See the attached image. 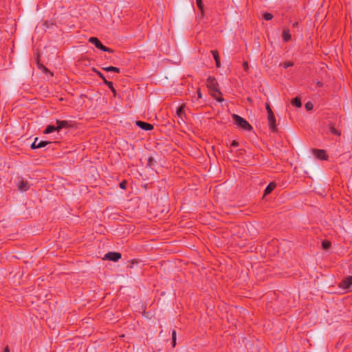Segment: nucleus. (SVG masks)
Here are the masks:
<instances>
[{
    "mask_svg": "<svg viewBox=\"0 0 352 352\" xmlns=\"http://www.w3.org/2000/svg\"><path fill=\"white\" fill-rule=\"evenodd\" d=\"M284 68H287L293 65V63L291 61H285L280 64Z\"/></svg>",
    "mask_w": 352,
    "mask_h": 352,
    "instance_id": "5701e85b",
    "label": "nucleus"
},
{
    "mask_svg": "<svg viewBox=\"0 0 352 352\" xmlns=\"http://www.w3.org/2000/svg\"><path fill=\"white\" fill-rule=\"evenodd\" d=\"M305 108L307 109V110L309 111V110H311L313 109V104L311 102H308L306 103L305 104Z\"/></svg>",
    "mask_w": 352,
    "mask_h": 352,
    "instance_id": "b1692460",
    "label": "nucleus"
},
{
    "mask_svg": "<svg viewBox=\"0 0 352 352\" xmlns=\"http://www.w3.org/2000/svg\"><path fill=\"white\" fill-rule=\"evenodd\" d=\"M177 116L178 118L181 119L183 122H184V106L182 105L180 106L176 112Z\"/></svg>",
    "mask_w": 352,
    "mask_h": 352,
    "instance_id": "9b49d317",
    "label": "nucleus"
},
{
    "mask_svg": "<svg viewBox=\"0 0 352 352\" xmlns=\"http://www.w3.org/2000/svg\"><path fill=\"white\" fill-rule=\"evenodd\" d=\"M68 126V122L67 121L63 120H56V128L57 131L58 132L60 129L67 127Z\"/></svg>",
    "mask_w": 352,
    "mask_h": 352,
    "instance_id": "f8f14e48",
    "label": "nucleus"
},
{
    "mask_svg": "<svg viewBox=\"0 0 352 352\" xmlns=\"http://www.w3.org/2000/svg\"><path fill=\"white\" fill-rule=\"evenodd\" d=\"M232 119L234 124L236 125L239 128L246 131H250L252 130V126L242 117L236 114H233Z\"/></svg>",
    "mask_w": 352,
    "mask_h": 352,
    "instance_id": "f03ea898",
    "label": "nucleus"
},
{
    "mask_svg": "<svg viewBox=\"0 0 352 352\" xmlns=\"http://www.w3.org/2000/svg\"><path fill=\"white\" fill-rule=\"evenodd\" d=\"M322 246L324 250H327L331 246V243L328 241H323L322 243Z\"/></svg>",
    "mask_w": 352,
    "mask_h": 352,
    "instance_id": "412c9836",
    "label": "nucleus"
},
{
    "mask_svg": "<svg viewBox=\"0 0 352 352\" xmlns=\"http://www.w3.org/2000/svg\"><path fill=\"white\" fill-rule=\"evenodd\" d=\"M94 71L96 72V74L98 75V76H99L100 78H102V79H103L104 80H106V79L104 78V77L103 74H102L101 72H98V71H96V69H94Z\"/></svg>",
    "mask_w": 352,
    "mask_h": 352,
    "instance_id": "bb28decb",
    "label": "nucleus"
},
{
    "mask_svg": "<svg viewBox=\"0 0 352 352\" xmlns=\"http://www.w3.org/2000/svg\"><path fill=\"white\" fill-rule=\"evenodd\" d=\"M47 144H48V142L46 141H39L38 142V138H36L34 141L33 142V143L31 145V148L32 149L40 148L45 147Z\"/></svg>",
    "mask_w": 352,
    "mask_h": 352,
    "instance_id": "6e6552de",
    "label": "nucleus"
},
{
    "mask_svg": "<svg viewBox=\"0 0 352 352\" xmlns=\"http://www.w3.org/2000/svg\"><path fill=\"white\" fill-rule=\"evenodd\" d=\"M120 186L121 188L122 189H125L126 188V182H122L120 184Z\"/></svg>",
    "mask_w": 352,
    "mask_h": 352,
    "instance_id": "c85d7f7f",
    "label": "nucleus"
},
{
    "mask_svg": "<svg viewBox=\"0 0 352 352\" xmlns=\"http://www.w3.org/2000/svg\"><path fill=\"white\" fill-rule=\"evenodd\" d=\"M297 25H298V23H295L294 24V26H296Z\"/></svg>",
    "mask_w": 352,
    "mask_h": 352,
    "instance_id": "f704fd0d",
    "label": "nucleus"
},
{
    "mask_svg": "<svg viewBox=\"0 0 352 352\" xmlns=\"http://www.w3.org/2000/svg\"><path fill=\"white\" fill-rule=\"evenodd\" d=\"M292 104L296 107H300L302 105L300 99L298 98H295L294 99H293L292 101Z\"/></svg>",
    "mask_w": 352,
    "mask_h": 352,
    "instance_id": "6ab92c4d",
    "label": "nucleus"
},
{
    "mask_svg": "<svg viewBox=\"0 0 352 352\" xmlns=\"http://www.w3.org/2000/svg\"><path fill=\"white\" fill-rule=\"evenodd\" d=\"M177 122H178V123H179V124H182V122H183L182 121V120H181V119H179V120H178V121H177Z\"/></svg>",
    "mask_w": 352,
    "mask_h": 352,
    "instance_id": "72a5a7b5",
    "label": "nucleus"
},
{
    "mask_svg": "<svg viewBox=\"0 0 352 352\" xmlns=\"http://www.w3.org/2000/svg\"><path fill=\"white\" fill-rule=\"evenodd\" d=\"M238 145H239V143L236 140L232 141V142L231 144V146L233 147H236Z\"/></svg>",
    "mask_w": 352,
    "mask_h": 352,
    "instance_id": "c756f323",
    "label": "nucleus"
},
{
    "mask_svg": "<svg viewBox=\"0 0 352 352\" xmlns=\"http://www.w3.org/2000/svg\"><path fill=\"white\" fill-rule=\"evenodd\" d=\"M3 352H10V349L8 348V346H6L3 351Z\"/></svg>",
    "mask_w": 352,
    "mask_h": 352,
    "instance_id": "473e14b6",
    "label": "nucleus"
},
{
    "mask_svg": "<svg viewBox=\"0 0 352 352\" xmlns=\"http://www.w3.org/2000/svg\"><path fill=\"white\" fill-rule=\"evenodd\" d=\"M104 83L108 86V87L111 90V91L113 93L114 96H116V90L113 87V85L112 82L108 81L107 80H104Z\"/></svg>",
    "mask_w": 352,
    "mask_h": 352,
    "instance_id": "aec40b11",
    "label": "nucleus"
},
{
    "mask_svg": "<svg viewBox=\"0 0 352 352\" xmlns=\"http://www.w3.org/2000/svg\"><path fill=\"white\" fill-rule=\"evenodd\" d=\"M263 18L266 20V21H270L271 20L272 18H273V16L272 14L270 13H268V12H265L263 14Z\"/></svg>",
    "mask_w": 352,
    "mask_h": 352,
    "instance_id": "4be33fe9",
    "label": "nucleus"
},
{
    "mask_svg": "<svg viewBox=\"0 0 352 352\" xmlns=\"http://www.w3.org/2000/svg\"><path fill=\"white\" fill-rule=\"evenodd\" d=\"M243 69L245 70H247L248 69V63L246 62H245L243 65Z\"/></svg>",
    "mask_w": 352,
    "mask_h": 352,
    "instance_id": "7c9ffc66",
    "label": "nucleus"
},
{
    "mask_svg": "<svg viewBox=\"0 0 352 352\" xmlns=\"http://www.w3.org/2000/svg\"><path fill=\"white\" fill-rule=\"evenodd\" d=\"M102 69H104L106 72H116V73H119L120 72V68L116 67H113V66H109V67H102Z\"/></svg>",
    "mask_w": 352,
    "mask_h": 352,
    "instance_id": "f3484780",
    "label": "nucleus"
},
{
    "mask_svg": "<svg viewBox=\"0 0 352 352\" xmlns=\"http://www.w3.org/2000/svg\"><path fill=\"white\" fill-rule=\"evenodd\" d=\"M267 120H268V124H269L270 128L272 131H274L276 129V118L274 117L273 112L271 113H270L267 115Z\"/></svg>",
    "mask_w": 352,
    "mask_h": 352,
    "instance_id": "0eeeda50",
    "label": "nucleus"
},
{
    "mask_svg": "<svg viewBox=\"0 0 352 352\" xmlns=\"http://www.w3.org/2000/svg\"><path fill=\"white\" fill-rule=\"evenodd\" d=\"M136 125L145 131H150L153 128V125H151V124L142 121H138L136 122Z\"/></svg>",
    "mask_w": 352,
    "mask_h": 352,
    "instance_id": "9d476101",
    "label": "nucleus"
},
{
    "mask_svg": "<svg viewBox=\"0 0 352 352\" xmlns=\"http://www.w3.org/2000/svg\"><path fill=\"white\" fill-rule=\"evenodd\" d=\"M17 187H18V189L20 191L25 192V191L28 190V188L30 187V185H29V184L28 183L27 181H25L23 179H21L17 183Z\"/></svg>",
    "mask_w": 352,
    "mask_h": 352,
    "instance_id": "1a4fd4ad",
    "label": "nucleus"
},
{
    "mask_svg": "<svg viewBox=\"0 0 352 352\" xmlns=\"http://www.w3.org/2000/svg\"><path fill=\"white\" fill-rule=\"evenodd\" d=\"M211 53H212L213 58L215 60L217 67H220L221 63H220V60H219V56L218 52L216 50H212V51H211Z\"/></svg>",
    "mask_w": 352,
    "mask_h": 352,
    "instance_id": "4468645a",
    "label": "nucleus"
},
{
    "mask_svg": "<svg viewBox=\"0 0 352 352\" xmlns=\"http://www.w3.org/2000/svg\"><path fill=\"white\" fill-rule=\"evenodd\" d=\"M329 131L333 135H337V136H340V132L333 126H329Z\"/></svg>",
    "mask_w": 352,
    "mask_h": 352,
    "instance_id": "a211bd4d",
    "label": "nucleus"
},
{
    "mask_svg": "<svg viewBox=\"0 0 352 352\" xmlns=\"http://www.w3.org/2000/svg\"><path fill=\"white\" fill-rule=\"evenodd\" d=\"M276 185L274 182H271L265 190V195L270 194L275 188Z\"/></svg>",
    "mask_w": 352,
    "mask_h": 352,
    "instance_id": "2eb2a0df",
    "label": "nucleus"
},
{
    "mask_svg": "<svg viewBox=\"0 0 352 352\" xmlns=\"http://www.w3.org/2000/svg\"><path fill=\"white\" fill-rule=\"evenodd\" d=\"M89 42L94 45L96 47L101 50L103 52H107L111 53L113 50L109 47L104 46L102 43L96 37H90Z\"/></svg>",
    "mask_w": 352,
    "mask_h": 352,
    "instance_id": "7ed1b4c3",
    "label": "nucleus"
},
{
    "mask_svg": "<svg viewBox=\"0 0 352 352\" xmlns=\"http://www.w3.org/2000/svg\"><path fill=\"white\" fill-rule=\"evenodd\" d=\"M57 131V128H56V126H54V125H48L45 130L44 131V133L45 134H50L54 131Z\"/></svg>",
    "mask_w": 352,
    "mask_h": 352,
    "instance_id": "dca6fc26",
    "label": "nucleus"
},
{
    "mask_svg": "<svg viewBox=\"0 0 352 352\" xmlns=\"http://www.w3.org/2000/svg\"><path fill=\"white\" fill-rule=\"evenodd\" d=\"M339 287L344 290H351L352 276H349L344 278L339 284Z\"/></svg>",
    "mask_w": 352,
    "mask_h": 352,
    "instance_id": "20e7f679",
    "label": "nucleus"
},
{
    "mask_svg": "<svg viewBox=\"0 0 352 352\" xmlns=\"http://www.w3.org/2000/svg\"><path fill=\"white\" fill-rule=\"evenodd\" d=\"M172 337H173V346H175V341H176V332H175V331H173Z\"/></svg>",
    "mask_w": 352,
    "mask_h": 352,
    "instance_id": "a878e982",
    "label": "nucleus"
},
{
    "mask_svg": "<svg viewBox=\"0 0 352 352\" xmlns=\"http://www.w3.org/2000/svg\"><path fill=\"white\" fill-rule=\"evenodd\" d=\"M266 110L267 111V114H269L270 113H271L273 112L268 104H266Z\"/></svg>",
    "mask_w": 352,
    "mask_h": 352,
    "instance_id": "cd10ccee",
    "label": "nucleus"
},
{
    "mask_svg": "<svg viewBox=\"0 0 352 352\" xmlns=\"http://www.w3.org/2000/svg\"><path fill=\"white\" fill-rule=\"evenodd\" d=\"M197 7L201 10L203 9L202 0H196Z\"/></svg>",
    "mask_w": 352,
    "mask_h": 352,
    "instance_id": "393cba45",
    "label": "nucleus"
},
{
    "mask_svg": "<svg viewBox=\"0 0 352 352\" xmlns=\"http://www.w3.org/2000/svg\"><path fill=\"white\" fill-rule=\"evenodd\" d=\"M282 37L284 41L287 42L291 38V34L289 33V30L287 28L284 29L283 31Z\"/></svg>",
    "mask_w": 352,
    "mask_h": 352,
    "instance_id": "ddd939ff",
    "label": "nucleus"
},
{
    "mask_svg": "<svg viewBox=\"0 0 352 352\" xmlns=\"http://www.w3.org/2000/svg\"><path fill=\"white\" fill-rule=\"evenodd\" d=\"M313 153L315 157L320 160H327V155L324 150L322 149H313Z\"/></svg>",
    "mask_w": 352,
    "mask_h": 352,
    "instance_id": "39448f33",
    "label": "nucleus"
},
{
    "mask_svg": "<svg viewBox=\"0 0 352 352\" xmlns=\"http://www.w3.org/2000/svg\"><path fill=\"white\" fill-rule=\"evenodd\" d=\"M197 95H198V98H201L202 95H201V93L200 90L197 91Z\"/></svg>",
    "mask_w": 352,
    "mask_h": 352,
    "instance_id": "2f4dec72",
    "label": "nucleus"
},
{
    "mask_svg": "<svg viewBox=\"0 0 352 352\" xmlns=\"http://www.w3.org/2000/svg\"><path fill=\"white\" fill-rule=\"evenodd\" d=\"M121 258V254L118 252H109L104 255V258L113 261H117Z\"/></svg>",
    "mask_w": 352,
    "mask_h": 352,
    "instance_id": "423d86ee",
    "label": "nucleus"
},
{
    "mask_svg": "<svg viewBox=\"0 0 352 352\" xmlns=\"http://www.w3.org/2000/svg\"><path fill=\"white\" fill-rule=\"evenodd\" d=\"M206 83H207V87L210 89L212 97L218 102L223 101L224 100L223 98L220 97V96L221 95V93L219 90L218 83H217V80L213 77H208L207 78Z\"/></svg>",
    "mask_w": 352,
    "mask_h": 352,
    "instance_id": "f257e3e1",
    "label": "nucleus"
}]
</instances>
